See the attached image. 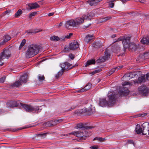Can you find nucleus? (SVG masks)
<instances>
[{
    "instance_id": "nucleus-61",
    "label": "nucleus",
    "mask_w": 149,
    "mask_h": 149,
    "mask_svg": "<svg viewBox=\"0 0 149 149\" xmlns=\"http://www.w3.org/2000/svg\"><path fill=\"white\" fill-rule=\"evenodd\" d=\"M54 13H50L48 14V16L50 17L51 16L54 14Z\"/></svg>"
},
{
    "instance_id": "nucleus-57",
    "label": "nucleus",
    "mask_w": 149,
    "mask_h": 149,
    "mask_svg": "<svg viewBox=\"0 0 149 149\" xmlns=\"http://www.w3.org/2000/svg\"><path fill=\"white\" fill-rule=\"evenodd\" d=\"M90 148L91 149H97L98 148V147L95 146H91Z\"/></svg>"
},
{
    "instance_id": "nucleus-40",
    "label": "nucleus",
    "mask_w": 149,
    "mask_h": 149,
    "mask_svg": "<svg viewBox=\"0 0 149 149\" xmlns=\"http://www.w3.org/2000/svg\"><path fill=\"white\" fill-rule=\"evenodd\" d=\"M111 18V17L110 16L104 18H103L101 20V22H105L108 20L110 19Z\"/></svg>"
},
{
    "instance_id": "nucleus-52",
    "label": "nucleus",
    "mask_w": 149,
    "mask_h": 149,
    "mask_svg": "<svg viewBox=\"0 0 149 149\" xmlns=\"http://www.w3.org/2000/svg\"><path fill=\"white\" fill-rule=\"evenodd\" d=\"M116 49L117 50L116 51H117V52H119L120 50V47L119 45H118V43H117L116 44Z\"/></svg>"
},
{
    "instance_id": "nucleus-56",
    "label": "nucleus",
    "mask_w": 149,
    "mask_h": 149,
    "mask_svg": "<svg viewBox=\"0 0 149 149\" xmlns=\"http://www.w3.org/2000/svg\"><path fill=\"white\" fill-rule=\"evenodd\" d=\"M121 40V38L120 37L117 40H115V41L113 42V43L117 42H118Z\"/></svg>"
},
{
    "instance_id": "nucleus-44",
    "label": "nucleus",
    "mask_w": 149,
    "mask_h": 149,
    "mask_svg": "<svg viewBox=\"0 0 149 149\" xmlns=\"http://www.w3.org/2000/svg\"><path fill=\"white\" fill-rule=\"evenodd\" d=\"M122 85L123 86H124L127 85H129L130 86H131L132 84L129 82L125 81L123 82L122 83Z\"/></svg>"
},
{
    "instance_id": "nucleus-6",
    "label": "nucleus",
    "mask_w": 149,
    "mask_h": 149,
    "mask_svg": "<svg viewBox=\"0 0 149 149\" xmlns=\"http://www.w3.org/2000/svg\"><path fill=\"white\" fill-rule=\"evenodd\" d=\"M78 64H76L74 65L71 68L70 66L71 65V64L68 62H65L64 63L61 64H60V66L61 68V70L58 72V73L55 76V77L56 79L58 78L60 76H61L63 74L64 71L67 69H71L72 68L76 66H77Z\"/></svg>"
},
{
    "instance_id": "nucleus-51",
    "label": "nucleus",
    "mask_w": 149,
    "mask_h": 149,
    "mask_svg": "<svg viewBox=\"0 0 149 149\" xmlns=\"http://www.w3.org/2000/svg\"><path fill=\"white\" fill-rule=\"evenodd\" d=\"M69 58L72 60L74 58V55L72 54H70L69 55Z\"/></svg>"
},
{
    "instance_id": "nucleus-59",
    "label": "nucleus",
    "mask_w": 149,
    "mask_h": 149,
    "mask_svg": "<svg viewBox=\"0 0 149 149\" xmlns=\"http://www.w3.org/2000/svg\"><path fill=\"white\" fill-rule=\"evenodd\" d=\"M146 76L147 80H149V73L147 74Z\"/></svg>"
},
{
    "instance_id": "nucleus-30",
    "label": "nucleus",
    "mask_w": 149,
    "mask_h": 149,
    "mask_svg": "<svg viewBox=\"0 0 149 149\" xmlns=\"http://www.w3.org/2000/svg\"><path fill=\"white\" fill-rule=\"evenodd\" d=\"M102 46H103V44L101 41L96 42L93 44V46L95 48H100Z\"/></svg>"
},
{
    "instance_id": "nucleus-25",
    "label": "nucleus",
    "mask_w": 149,
    "mask_h": 149,
    "mask_svg": "<svg viewBox=\"0 0 149 149\" xmlns=\"http://www.w3.org/2000/svg\"><path fill=\"white\" fill-rule=\"evenodd\" d=\"M141 42L143 44L149 45V36L144 37L141 40Z\"/></svg>"
},
{
    "instance_id": "nucleus-12",
    "label": "nucleus",
    "mask_w": 149,
    "mask_h": 149,
    "mask_svg": "<svg viewBox=\"0 0 149 149\" xmlns=\"http://www.w3.org/2000/svg\"><path fill=\"white\" fill-rule=\"evenodd\" d=\"M65 26L66 28H68L70 26H77L74 19H71L65 22Z\"/></svg>"
},
{
    "instance_id": "nucleus-21",
    "label": "nucleus",
    "mask_w": 149,
    "mask_h": 149,
    "mask_svg": "<svg viewBox=\"0 0 149 149\" xmlns=\"http://www.w3.org/2000/svg\"><path fill=\"white\" fill-rule=\"evenodd\" d=\"M84 19L83 17V16L82 17H79L75 19L74 20L76 26L82 24L84 22Z\"/></svg>"
},
{
    "instance_id": "nucleus-10",
    "label": "nucleus",
    "mask_w": 149,
    "mask_h": 149,
    "mask_svg": "<svg viewBox=\"0 0 149 149\" xmlns=\"http://www.w3.org/2000/svg\"><path fill=\"white\" fill-rule=\"evenodd\" d=\"M104 56L102 57H100L96 61V62L97 63L100 62H103L105 61L108 59L110 58V54L108 52V50L107 49H106L104 52Z\"/></svg>"
},
{
    "instance_id": "nucleus-37",
    "label": "nucleus",
    "mask_w": 149,
    "mask_h": 149,
    "mask_svg": "<svg viewBox=\"0 0 149 149\" xmlns=\"http://www.w3.org/2000/svg\"><path fill=\"white\" fill-rule=\"evenodd\" d=\"M95 60L93 59L91 60L88 61L86 63V64L85 65V67H87L91 64H94L95 63Z\"/></svg>"
},
{
    "instance_id": "nucleus-26",
    "label": "nucleus",
    "mask_w": 149,
    "mask_h": 149,
    "mask_svg": "<svg viewBox=\"0 0 149 149\" xmlns=\"http://www.w3.org/2000/svg\"><path fill=\"white\" fill-rule=\"evenodd\" d=\"M102 0H91L88 1V3L91 6H95L98 3Z\"/></svg>"
},
{
    "instance_id": "nucleus-42",
    "label": "nucleus",
    "mask_w": 149,
    "mask_h": 149,
    "mask_svg": "<svg viewBox=\"0 0 149 149\" xmlns=\"http://www.w3.org/2000/svg\"><path fill=\"white\" fill-rule=\"evenodd\" d=\"M97 140L100 142H102L104 141L105 139L102 137H96L95 138L93 139V141Z\"/></svg>"
},
{
    "instance_id": "nucleus-15",
    "label": "nucleus",
    "mask_w": 149,
    "mask_h": 149,
    "mask_svg": "<svg viewBox=\"0 0 149 149\" xmlns=\"http://www.w3.org/2000/svg\"><path fill=\"white\" fill-rule=\"evenodd\" d=\"M83 112L87 113L88 115H91L95 112V109L94 107L91 106L88 109L84 108L82 109Z\"/></svg>"
},
{
    "instance_id": "nucleus-54",
    "label": "nucleus",
    "mask_w": 149,
    "mask_h": 149,
    "mask_svg": "<svg viewBox=\"0 0 149 149\" xmlns=\"http://www.w3.org/2000/svg\"><path fill=\"white\" fill-rule=\"evenodd\" d=\"M127 142L128 144H133L134 145V143L133 140H128Z\"/></svg>"
},
{
    "instance_id": "nucleus-28",
    "label": "nucleus",
    "mask_w": 149,
    "mask_h": 149,
    "mask_svg": "<svg viewBox=\"0 0 149 149\" xmlns=\"http://www.w3.org/2000/svg\"><path fill=\"white\" fill-rule=\"evenodd\" d=\"M146 58L145 57V56H144V55H143V54H141L136 59V61L137 62H140L143 61Z\"/></svg>"
},
{
    "instance_id": "nucleus-49",
    "label": "nucleus",
    "mask_w": 149,
    "mask_h": 149,
    "mask_svg": "<svg viewBox=\"0 0 149 149\" xmlns=\"http://www.w3.org/2000/svg\"><path fill=\"white\" fill-rule=\"evenodd\" d=\"M146 113L139 114L136 115L137 117H143L147 115Z\"/></svg>"
},
{
    "instance_id": "nucleus-18",
    "label": "nucleus",
    "mask_w": 149,
    "mask_h": 149,
    "mask_svg": "<svg viewBox=\"0 0 149 149\" xmlns=\"http://www.w3.org/2000/svg\"><path fill=\"white\" fill-rule=\"evenodd\" d=\"M136 75V74L133 72L128 73L125 74L123 78V79L125 78L127 80H129L132 78L134 77Z\"/></svg>"
},
{
    "instance_id": "nucleus-8",
    "label": "nucleus",
    "mask_w": 149,
    "mask_h": 149,
    "mask_svg": "<svg viewBox=\"0 0 149 149\" xmlns=\"http://www.w3.org/2000/svg\"><path fill=\"white\" fill-rule=\"evenodd\" d=\"M11 52L9 49H4L0 55V62L5 58L8 59L11 56Z\"/></svg>"
},
{
    "instance_id": "nucleus-53",
    "label": "nucleus",
    "mask_w": 149,
    "mask_h": 149,
    "mask_svg": "<svg viewBox=\"0 0 149 149\" xmlns=\"http://www.w3.org/2000/svg\"><path fill=\"white\" fill-rule=\"evenodd\" d=\"M6 77H2L0 79V83H2L4 81H5V79H6Z\"/></svg>"
},
{
    "instance_id": "nucleus-60",
    "label": "nucleus",
    "mask_w": 149,
    "mask_h": 149,
    "mask_svg": "<svg viewBox=\"0 0 149 149\" xmlns=\"http://www.w3.org/2000/svg\"><path fill=\"white\" fill-rule=\"evenodd\" d=\"M63 22H60V24H59V25L58 26V28H59L60 26H62L63 25Z\"/></svg>"
},
{
    "instance_id": "nucleus-34",
    "label": "nucleus",
    "mask_w": 149,
    "mask_h": 149,
    "mask_svg": "<svg viewBox=\"0 0 149 149\" xmlns=\"http://www.w3.org/2000/svg\"><path fill=\"white\" fill-rule=\"evenodd\" d=\"M32 127L33 126H28L23 127H21L19 128H12L10 129V130L13 132H16L20 130L25 129L28 127Z\"/></svg>"
},
{
    "instance_id": "nucleus-38",
    "label": "nucleus",
    "mask_w": 149,
    "mask_h": 149,
    "mask_svg": "<svg viewBox=\"0 0 149 149\" xmlns=\"http://www.w3.org/2000/svg\"><path fill=\"white\" fill-rule=\"evenodd\" d=\"M38 80L40 81L44 80L45 78L43 75L39 74L38 76Z\"/></svg>"
},
{
    "instance_id": "nucleus-5",
    "label": "nucleus",
    "mask_w": 149,
    "mask_h": 149,
    "mask_svg": "<svg viewBox=\"0 0 149 149\" xmlns=\"http://www.w3.org/2000/svg\"><path fill=\"white\" fill-rule=\"evenodd\" d=\"M70 134H73L75 136L80 138L82 139H85L86 137L90 136L91 134L88 132V131H78L77 132H73L71 133L67 134H62L63 136H68Z\"/></svg>"
},
{
    "instance_id": "nucleus-43",
    "label": "nucleus",
    "mask_w": 149,
    "mask_h": 149,
    "mask_svg": "<svg viewBox=\"0 0 149 149\" xmlns=\"http://www.w3.org/2000/svg\"><path fill=\"white\" fill-rule=\"evenodd\" d=\"M26 40L25 39H23L19 47V49H21L24 46L26 43Z\"/></svg>"
},
{
    "instance_id": "nucleus-2",
    "label": "nucleus",
    "mask_w": 149,
    "mask_h": 149,
    "mask_svg": "<svg viewBox=\"0 0 149 149\" xmlns=\"http://www.w3.org/2000/svg\"><path fill=\"white\" fill-rule=\"evenodd\" d=\"M39 47L36 45H30L25 52V56L29 58L37 54L39 52Z\"/></svg>"
},
{
    "instance_id": "nucleus-23",
    "label": "nucleus",
    "mask_w": 149,
    "mask_h": 149,
    "mask_svg": "<svg viewBox=\"0 0 149 149\" xmlns=\"http://www.w3.org/2000/svg\"><path fill=\"white\" fill-rule=\"evenodd\" d=\"M94 16V14L91 12L87 14L86 15H83V17L85 19L91 20L92 18Z\"/></svg>"
},
{
    "instance_id": "nucleus-11",
    "label": "nucleus",
    "mask_w": 149,
    "mask_h": 149,
    "mask_svg": "<svg viewBox=\"0 0 149 149\" xmlns=\"http://www.w3.org/2000/svg\"><path fill=\"white\" fill-rule=\"evenodd\" d=\"M62 121V119L53 120L47 122L45 124L47 126L53 127L61 123Z\"/></svg>"
},
{
    "instance_id": "nucleus-33",
    "label": "nucleus",
    "mask_w": 149,
    "mask_h": 149,
    "mask_svg": "<svg viewBox=\"0 0 149 149\" xmlns=\"http://www.w3.org/2000/svg\"><path fill=\"white\" fill-rule=\"evenodd\" d=\"M145 76L139 77L138 78V81L136 82L137 83H144L145 81Z\"/></svg>"
},
{
    "instance_id": "nucleus-39",
    "label": "nucleus",
    "mask_w": 149,
    "mask_h": 149,
    "mask_svg": "<svg viewBox=\"0 0 149 149\" xmlns=\"http://www.w3.org/2000/svg\"><path fill=\"white\" fill-rule=\"evenodd\" d=\"M22 13V11L21 9H19L15 13V16L16 17L19 16L21 15Z\"/></svg>"
},
{
    "instance_id": "nucleus-29",
    "label": "nucleus",
    "mask_w": 149,
    "mask_h": 149,
    "mask_svg": "<svg viewBox=\"0 0 149 149\" xmlns=\"http://www.w3.org/2000/svg\"><path fill=\"white\" fill-rule=\"evenodd\" d=\"M143 129L141 128L140 125H137L136 127V132L138 134H139L141 133H142Z\"/></svg>"
},
{
    "instance_id": "nucleus-20",
    "label": "nucleus",
    "mask_w": 149,
    "mask_h": 149,
    "mask_svg": "<svg viewBox=\"0 0 149 149\" xmlns=\"http://www.w3.org/2000/svg\"><path fill=\"white\" fill-rule=\"evenodd\" d=\"M50 40L52 41H64L65 40L64 37H61L59 38L58 36H53L50 38Z\"/></svg>"
},
{
    "instance_id": "nucleus-16",
    "label": "nucleus",
    "mask_w": 149,
    "mask_h": 149,
    "mask_svg": "<svg viewBox=\"0 0 149 149\" xmlns=\"http://www.w3.org/2000/svg\"><path fill=\"white\" fill-rule=\"evenodd\" d=\"M95 127L94 126H86L83 123H80L78 124L75 127L76 128H80L83 129L84 128L87 130L91 129Z\"/></svg>"
},
{
    "instance_id": "nucleus-62",
    "label": "nucleus",
    "mask_w": 149,
    "mask_h": 149,
    "mask_svg": "<svg viewBox=\"0 0 149 149\" xmlns=\"http://www.w3.org/2000/svg\"><path fill=\"white\" fill-rule=\"evenodd\" d=\"M5 15V13L3 12V13L1 14L0 15V17H3Z\"/></svg>"
},
{
    "instance_id": "nucleus-9",
    "label": "nucleus",
    "mask_w": 149,
    "mask_h": 149,
    "mask_svg": "<svg viewBox=\"0 0 149 149\" xmlns=\"http://www.w3.org/2000/svg\"><path fill=\"white\" fill-rule=\"evenodd\" d=\"M139 93L142 95L146 96L149 92L148 88L146 86L142 85L138 88Z\"/></svg>"
},
{
    "instance_id": "nucleus-17",
    "label": "nucleus",
    "mask_w": 149,
    "mask_h": 149,
    "mask_svg": "<svg viewBox=\"0 0 149 149\" xmlns=\"http://www.w3.org/2000/svg\"><path fill=\"white\" fill-rule=\"evenodd\" d=\"M7 106L8 107L13 108L17 107L19 105L18 102L17 101H10L8 102L7 103Z\"/></svg>"
},
{
    "instance_id": "nucleus-22",
    "label": "nucleus",
    "mask_w": 149,
    "mask_h": 149,
    "mask_svg": "<svg viewBox=\"0 0 149 149\" xmlns=\"http://www.w3.org/2000/svg\"><path fill=\"white\" fill-rule=\"evenodd\" d=\"M92 84L91 83H88L86 85L84 88L78 90L79 92H83L89 89L91 87Z\"/></svg>"
},
{
    "instance_id": "nucleus-41",
    "label": "nucleus",
    "mask_w": 149,
    "mask_h": 149,
    "mask_svg": "<svg viewBox=\"0 0 149 149\" xmlns=\"http://www.w3.org/2000/svg\"><path fill=\"white\" fill-rule=\"evenodd\" d=\"M47 134V133H44L41 134H36L35 135L38 136V137H40L42 138H44L45 137Z\"/></svg>"
},
{
    "instance_id": "nucleus-7",
    "label": "nucleus",
    "mask_w": 149,
    "mask_h": 149,
    "mask_svg": "<svg viewBox=\"0 0 149 149\" xmlns=\"http://www.w3.org/2000/svg\"><path fill=\"white\" fill-rule=\"evenodd\" d=\"M79 45L77 41H74L70 43L69 45H65L64 49L65 52H68L70 50H74L78 48Z\"/></svg>"
},
{
    "instance_id": "nucleus-19",
    "label": "nucleus",
    "mask_w": 149,
    "mask_h": 149,
    "mask_svg": "<svg viewBox=\"0 0 149 149\" xmlns=\"http://www.w3.org/2000/svg\"><path fill=\"white\" fill-rule=\"evenodd\" d=\"M27 5L28 6L27 9L28 10H31L33 9H36L40 7L39 5L37 3H29Z\"/></svg>"
},
{
    "instance_id": "nucleus-1",
    "label": "nucleus",
    "mask_w": 149,
    "mask_h": 149,
    "mask_svg": "<svg viewBox=\"0 0 149 149\" xmlns=\"http://www.w3.org/2000/svg\"><path fill=\"white\" fill-rule=\"evenodd\" d=\"M130 38L126 36H122V42L124 52L128 49L129 51H136L138 48V46L134 43L130 42Z\"/></svg>"
},
{
    "instance_id": "nucleus-32",
    "label": "nucleus",
    "mask_w": 149,
    "mask_h": 149,
    "mask_svg": "<svg viewBox=\"0 0 149 149\" xmlns=\"http://www.w3.org/2000/svg\"><path fill=\"white\" fill-rule=\"evenodd\" d=\"M93 35H87L84 39L85 41L88 43L90 40L93 39Z\"/></svg>"
},
{
    "instance_id": "nucleus-64",
    "label": "nucleus",
    "mask_w": 149,
    "mask_h": 149,
    "mask_svg": "<svg viewBox=\"0 0 149 149\" xmlns=\"http://www.w3.org/2000/svg\"><path fill=\"white\" fill-rule=\"evenodd\" d=\"M139 2H141V3H143L144 2V0L140 1V0H139Z\"/></svg>"
},
{
    "instance_id": "nucleus-4",
    "label": "nucleus",
    "mask_w": 149,
    "mask_h": 149,
    "mask_svg": "<svg viewBox=\"0 0 149 149\" xmlns=\"http://www.w3.org/2000/svg\"><path fill=\"white\" fill-rule=\"evenodd\" d=\"M22 108L26 112H34L36 113H38L42 110L41 106H32L31 105L19 103Z\"/></svg>"
},
{
    "instance_id": "nucleus-3",
    "label": "nucleus",
    "mask_w": 149,
    "mask_h": 149,
    "mask_svg": "<svg viewBox=\"0 0 149 149\" xmlns=\"http://www.w3.org/2000/svg\"><path fill=\"white\" fill-rule=\"evenodd\" d=\"M107 96L109 98L108 101L110 105L114 104L118 101V99L121 96V91L120 89L118 93L114 91L109 92Z\"/></svg>"
},
{
    "instance_id": "nucleus-14",
    "label": "nucleus",
    "mask_w": 149,
    "mask_h": 149,
    "mask_svg": "<svg viewBox=\"0 0 149 149\" xmlns=\"http://www.w3.org/2000/svg\"><path fill=\"white\" fill-rule=\"evenodd\" d=\"M99 104L102 107H105L110 105L108 101L106 100V99L104 98L99 99Z\"/></svg>"
},
{
    "instance_id": "nucleus-50",
    "label": "nucleus",
    "mask_w": 149,
    "mask_h": 149,
    "mask_svg": "<svg viewBox=\"0 0 149 149\" xmlns=\"http://www.w3.org/2000/svg\"><path fill=\"white\" fill-rule=\"evenodd\" d=\"M73 35V33H70L69 35H67L66 36H63L62 37H64L65 39L66 38L67 39H69L70 38L71 36Z\"/></svg>"
},
{
    "instance_id": "nucleus-55",
    "label": "nucleus",
    "mask_w": 149,
    "mask_h": 149,
    "mask_svg": "<svg viewBox=\"0 0 149 149\" xmlns=\"http://www.w3.org/2000/svg\"><path fill=\"white\" fill-rule=\"evenodd\" d=\"M10 12V10H6L5 11L4 13H5V15H9Z\"/></svg>"
},
{
    "instance_id": "nucleus-27",
    "label": "nucleus",
    "mask_w": 149,
    "mask_h": 149,
    "mask_svg": "<svg viewBox=\"0 0 149 149\" xmlns=\"http://www.w3.org/2000/svg\"><path fill=\"white\" fill-rule=\"evenodd\" d=\"M27 77L28 75L27 74H25L21 77L19 80L22 82L26 83L27 81Z\"/></svg>"
},
{
    "instance_id": "nucleus-31",
    "label": "nucleus",
    "mask_w": 149,
    "mask_h": 149,
    "mask_svg": "<svg viewBox=\"0 0 149 149\" xmlns=\"http://www.w3.org/2000/svg\"><path fill=\"white\" fill-rule=\"evenodd\" d=\"M21 85V83L20 81L19 80H18L15 82L14 83L12 84L11 85V86L13 88H16L20 86Z\"/></svg>"
},
{
    "instance_id": "nucleus-63",
    "label": "nucleus",
    "mask_w": 149,
    "mask_h": 149,
    "mask_svg": "<svg viewBox=\"0 0 149 149\" xmlns=\"http://www.w3.org/2000/svg\"><path fill=\"white\" fill-rule=\"evenodd\" d=\"M126 2V0H122V2L123 3V4H124Z\"/></svg>"
},
{
    "instance_id": "nucleus-45",
    "label": "nucleus",
    "mask_w": 149,
    "mask_h": 149,
    "mask_svg": "<svg viewBox=\"0 0 149 149\" xmlns=\"http://www.w3.org/2000/svg\"><path fill=\"white\" fill-rule=\"evenodd\" d=\"M115 69L113 68L109 71L107 75L108 76H109L112 74L115 71Z\"/></svg>"
},
{
    "instance_id": "nucleus-13",
    "label": "nucleus",
    "mask_w": 149,
    "mask_h": 149,
    "mask_svg": "<svg viewBox=\"0 0 149 149\" xmlns=\"http://www.w3.org/2000/svg\"><path fill=\"white\" fill-rule=\"evenodd\" d=\"M144 125L145 124L144 123L142 125L143 127L142 134L144 135L147 134L149 135V123H147L146 125Z\"/></svg>"
},
{
    "instance_id": "nucleus-58",
    "label": "nucleus",
    "mask_w": 149,
    "mask_h": 149,
    "mask_svg": "<svg viewBox=\"0 0 149 149\" xmlns=\"http://www.w3.org/2000/svg\"><path fill=\"white\" fill-rule=\"evenodd\" d=\"M121 68V67L120 66H118L115 68L114 69H115V70H119Z\"/></svg>"
},
{
    "instance_id": "nucleus-48",
    "label": "nucleus",
    "mask_w": 149,
    "mask_h": 149,
    "mask_svg": "<svg viewBox=\"0 0 149 149\" xmlns=\"http://www.w3.org/2000/svg\"><path fill=\"white\" fill-rule=\"evenodd\" d=\"M102 70L101 69H99L97 70H95L92 72V74H94L95 73H98L101 71Z\"/></svg>"
},
{
    "instance_id": "nucleus-47",
    "label": "nucleus",
    "mask_w": 149,
    "mask_h": 149,
    "mask_svg": "<svg viewBox=\"0 0 149 149\" xmlns=\"http://www.w3.org/2000/svg\"><path fill=\"white\" fill-rule=\"evenodd\" d=\"M143 54L144 56H145L146 59L149 58V52H146L143 53Z\"/></svg>"
},
{
    "instance_id": "nucleus-46",
    "label": "nucleus",
    "mask_w": 149,
    "mask_h": 149,
    "mask_svg": "<svg viewBox=\"0 0 149 149\" xmlns=\"http://www.w3.org/2000/svg\"><path fill=\"white\" fill-rule=\"evenodd\" d=\"M37 14L36 12H33L29 14V18H31L32 16H35Z\"/></svg>"
},
{
    "instance_id": "nucleus-35",
    "label": "nucleus",
    "mask_w": 149,
    "mask_h": 149,
    "mask_svg": "<svg viewBox=\"0 0 149 149\" xmlns=\"http://www.w3.org/2000/svg\"><path fill=\"white\" fill-rule=\"evenodd\" d=\"M36 31H33L31 30H28L26 31V33L29 34H32L33 33H37L40 31H42V29H36Z\"/></svg>"
},
{
    "instance_id": "nucleus-36",
    "label": "nucleus",
    "mask_w": 149,
    "mask_h": 149,
    "mask_svg": "<svg viewBox=\"0 0 149 149\" xmlns=\"http://www.w3.org/2000/svg\"><path fill=\"white\" fill-rule=\"evenodd\" d=\"M4 40L1 43H4V44L6 42L10 40L11 39V37L8 35H6L4 36Z\"/></svg>"
},
{
    "instance_id": "nucleus-24",
    "label": "nucleus",
    "mask_w": 149,
    "mask_h": 149,
    "mask_svg": "<svg viewBox=\"0 0 149 149\" xmlns=\"http://www.w3.org/2000/svg\"><path fill=\"white\" fill-rule=\"evenodd\" d=\"M129 91L127 87L123 86L122 87V97L127 95L129 93Z\"/></svg>"
}]
</instances>
